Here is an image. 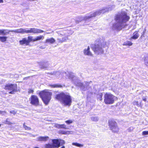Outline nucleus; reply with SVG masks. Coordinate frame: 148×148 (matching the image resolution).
Returning <instances> with one entry per match:
<instances>
[{
    "mask_svg": "<svg viewBox=\"0 0 148 148\" xmlns=\"http://www.w3.org/2000/svg\"><path fill=\"white\" fill-rule=\"evenodd\" d=\"M130 18V16L125 12H121L120 14L116 15L114 20L116 22L113 24L112 29L118 31L121 30L127 26V24L124 23L128 22Z\"/></svg>",
    "mask_w": 148,
    "mask_h": 148,
    "instance_id": "f257e3e1",
    "label": "nucleus"
},
{
    "mask_svg": "<svg viewBox=\"0 0 148 148\" xmlns=\"http://www.w3.org/2000/svg\"><path fill=\"white\" fill-rule=\"evenodd\" d=\"M55 99L65 106H70L72 102V99L71 96L63 92L56 95L55 96Z\"/></svg>",
    "mask_w": 148,
    "mask_h": 148,
    "instance_id": "f03ea898",
    "label": "nucleus"
},
{
    "mask_svg": "<svg viewBox=\"0 0 148 148\" xmlns=\"http://www.w3.org/2000/svg\"><path fill=\"white\" fill-rule=\"evenodd\" d=\"M98 44H95L91 47V48L94 53L97 55H101L103 54L104 52V50L103 48H105L107 46L106 42L103 41L101 42V40H98Z\"/></svg>",
    "mask_w": 148,
    "mask_h": 148,
    "instance_id": "7ed1b4c3",
    "label": "nucleus"
},
{
    "mask_svg": "<svg viewBox=\"0 0 148 148\" xmlns=\"http://www.w3.org/2000/svg\"><path fill=\"white\" fill-rule=\"evenodd\" d=\"M38 95L44 103L47 105L51 99L52 92L48 90L45 89L40 92Z\"/></svg>",
    "mask_w": 148,
    "mask_h": 148,
    "instance_id": "20e7f679",
    "label": "nucleus"
},
{
    "mask_svg": "<svg viewBox=\"0 0 148 148\" xmlns=\"http://www.w3.org/2000/svg\"><path fill=\"white\" fill-rule=\"evenodd\" d=\"M108 125L110 130L113 133H118L119 128L116 122L114 119H110L108 121Z\"/></svg>",
    "mask_w": 148,
    "mask_h": 148,
    "instance_id": "39448f33",
    "label": "nucleus"
},
{
    "mask_svg": "<svg viewBox=\"0 0 148 148\" xmlns=\"http://www.w3.org/2000/svg\"><path fill=\"white\" fill-rule=\"evenodd\" d=\"M4 89L6 90L9 91V93L14 94L18 91L17 86L16 84H6Z\"/></svg>",
    "mask_w": 148,
    "mask_h": 148,
    "instance_id": "423d86ee",
    "label": "nucleus"
},
{
    "mask_svg": "<svg viewBox=\"0 0 148 148\" xmlns=\"http://www.w3.org/2000/svg\"><path fill=\"white\" fill-rule=\"evenodd\" d=\"M115 96L110 93H106L104 96V102L106 104H111L114 103Z\"/></svg>",
    "mask_w": 148,
    "mask_h": 148,
    "instance_id": "0eeeda50",
    "label": "nucleus"
},
{
    "mask_svg": "<svg viewBox=\"0 0 148 148\" xmlns=\"http://www.w3.org/2000/svg\"><path fill=\"white\" fill-rule=\"evenodd\" d=\"M30 103L32 105L38 106L40 105L38 97L36 95H32L29 99Z\"/></svg>",
    "mask_w": 148,
    "mask_h": 148,
    "instance_id": "6e6552de",
    "label": "nucleus"
},
{
    "mask_svg": "<svg viewBox=\"0 0 148 148\" xmlns=\"http://www.w3.org/2000/svg\"><path fill=\"white\" fill-rule=\"evenodd\" d=\"M44 31L40 29H37L35 28H31L29 29L26 30V33H33L34 34L42 33Z\"/></svg>",
    "mask_w": 148,
    "mask_h": 148,
    "instance_id": "1a4fd4ad",
    "label": "nucleus"
},
{
    "mask_svg": "<svg viewBox=\"0 0 148 148\" xmlns=\"http://www.w3.org/2000/svg\"><path fill=\"white\" fill-rule=\"evenodd\" d=\"M101 13V12L100 11H96L92 13L90 16H85L84 17V19L85 20H86L95 17L97 15L100 14Z\"/></svg>",
    "mask_w": 148,
    "mask_h": 148,
    "instance_id": "9d476101",
    "label": "nucleus"
},
{
    "mask_svg": "<svg viewBox=\"0 0 148 148\" xmlns=\"http://www.w3.org/2000/svg\"><path fill=\"white\" fill-rule=\"evenodd\" d=\"M52 145L54 148H58L61 146L60 143L58 139L52 140Z\"/></svg>",
    "mask_w": 148,
    "mask_h": 148,
    "instance_id": "9b49d317",
    "label": "nucleus"
},
{
    "mask_svg": "<svg viewBox=\"0 0 148 148\" xmlns=\"http://www.w3.org/2000/svg\"><path fill=\"white\" fill-rule=\"evenodd\" d=\"M68 39V37L67 36H60L58 38V42L60 43H62L65 42Z\"/></svg>",
    "mask_w": 148,
    "mask_h": 148,
    "instance_id": "f8f14e48",
    "label": "nucleus"
},
{
    "mask_svg": "<svg viewBox=\"0 0 148 148\" xmlns=\"http://www.w3.org/2000/svg\"><path fill=\"white\" fill-rule=\"evenodd\" d=\"M26 30L25 29L21 28L20 29H16L14 30H12L11 31L9 30V32L10 31V32H14L16 33H26Z\"/></svg>",
    "mask_w": 148,
    "mask_h": 148,
    "instance_id": "ddd939ff",
    "label": "nucleus"
},
{
    "mask_svg": "<svg viewBox=\"0 0 148 148\" xmlns=\"http://www.w3.org/2000/svg\"><path fill=\"white\" fill-rule=\"evenodd\" d=\"M19 42L20 45H21L25 44L26 45H29L27 40L25 38H23L22 40H20Z\"/></svg>",
    "mask_w": 148,
    "mask_h": 148,
    "instance_id": "4468645a",
    "label": "nucleus"
},
{
    "mask_svg": "<svg viewBox=\"0 0 148 148\" xmlns=\"http://www.w3.org/2000/svg\"><path fill=\"white\" fill-rule=\"evenodd\" d=\"M84 52L85 55L90 56H92V54L90 51V48L89 46L88 47L87 49H84Z\"/></svg>",
    "mask_w": 148,
    "mask_h": 148,
    "instance_id": "2eb2a0df",
    "label": "nucleus"
},
{
    "mask_svg": "<svg viewBox=\"0 0 148 148\" xmlns=\"http://www.w3.org/2000/svg\"><path fill=\"white\" fill-rule=\"evenodd\" d=\"M138 31H135L133 33V36L131 37V39H133L136 40L138 38L139 36L138 34Z\"/></svg>",
    "mask_w": 148,
    "mask_h": 148,
    "instance_id": "dca6fc26",
    "label": "nucleus"
},
{
    "mask_svg": "<svg viewBox=\"0 0 148 148\" xmlns=\"http://www.w3.org/2000/svg\"><path fill=\"white\" fill-rule=\"evenodd\" d=\"M55 42V40L53 38H50L46 39L45 41V42L53 44Z\"/></svg>",
    "mask_w": 148,
    "mask_h": 148,
    "instance_id": "f3484780",
    "label": "nucleus"
},
{
    "mask_svg": "<svg viewBox=\"0 0 148 148\" xmlns=\"http://www.w3.org/2000/svg\"><path fill=\"white\" fill-rule=\"evenodd\" d=\"M49 137L47 136H40L38 138V140L40 141H47Z\"/></svg>",
    "mask_w": 148,
    "mask_h": 148,
    "instance_id": "a211bd4d",
    "label": "nucleus"
},
{
    "mask_svg": "<svg viewBox=\"0 0 148 148\" xmlns=\"http://www.w3.org/2000/svg\"><path fill=\"white\" fill-rule=\"evenodd\" d=\"M44 38V37L42 35H40L37 36L36 38H34V40L35 41L41 40H43Z\"/></svg>",
    "mask_w": 148,
    "mask_h": 148,
    "instance_id": "6ab92c4d",
    "label": "nucleus"
},
{
    "mask_svg": "<svg viewBox=\"0 0 148 148\" xmlns=\"http://www.w3.org/2000/svg\"><path fill=\"white\" fill-rule=\"evenodd\" d=\"M51 86L53 88H61L63 87V86L59 84H56L51 85Z\"/></svg>",
    "mask_w": 148,
    "mask_h": 148,
    "instance_id": "aec40b11",
    "label": "nucleus"
},
{
    "mask_svg": "<svg viewBox=\"0 0 148 148\" xmlns=\"http://www.w3.org/2000/svg\"><path fill=\"white\" fill-rule=\"evenodd\" d=\"M8 37L6 36H0V41L2 42H4L6 41Z\"/></svg>",
    "mask_w": 148,
    "mask_h": 148,
    "instance_id": "412c9836",
    "label": "nucleus"
},
{
    "mask_svg": "<svg viewBox=\"0 0 148 148\" xmlns=\"http://www.w3.org/2000/svg\"><path fill=\"white\" fill-rule=\"evenodd\" d=\"M6 30L4 29H0V35H5L8 34L10 31L5 32Z\"/></svg>",
    "mask_w": 148,
    "mask_h": 148,
    "instance_id": "4be33fe9",
    "label": "nucleus"
},
{
    "mask_svg": "<svg viewBox=\"0 0 148 148\" xmlns=\"http://www.w3.org/2000/svg\"><path fill=\"white\" fill-rule=\"evenodd\" d=\"M72 145L78 147H82L83 146V145L77 143H73Z\"/></svg>",
    "mask_w": 148,
    "mask_h": 148,
    "instance_id": "5701e85b",
    "label": "nucleus"
},
{
    "mask_svg": "<svg viewBox=\"0 0 148 148\" xmlns=\"http://www.w3.org/2000/svg\"><path fill=\"white\" fill-rule=\"evenodd\" d=\"M44 146L45 148H54L52 144L49 143L45 144Z\"/></svg>",
    "mask_w": 148,
    "mask_h": 148,
    "instance_id": "b1692460",
    "label": "nucleus"
},
{
    "mask_svg": "<svg viewBox=\"0 0 148 148\" xmlns=\"http://www.w3.org/2000/svg\"><path fill=\"white\" fill-rule=\"evenodd\" d=\"M132 42L129 41H127L125 42H124L123 45L130 46L132 45Z\"/></svg>",
    "mask_w": 148,
    "mask_h": 148,
    "instance_id": "393cba45",
    "label": "nucleus"
},
{
    "mask_svg": "<svg viewBox=\"0 0 148 148\" xmlns=\"http://www.w3.org/2000/svg\"><path fill=\"white\" fill-rule=\"evenodd\" d=\"M144 63L145 65L148 66V55L144 58Z\"/></svg>",
    "mask_w": 148,
    "mask_h": 148,
    "instance_id": "a878e982",
    "label": "nucleus"
},
{
    "mask_svg": "<svg viewBox=\"0 0 148 148\" xmlns=\"http://www.w3.org/2000/svg\"><path fill=\"white\" fill-rule=\"evenodd\" d=\"M27 38L28 40H27L29 44L30 42H35V41L34 40V39H33V37L32 36H28L27 37Z\"/></svg>",
    "mask_w": 148,
    "mask_h": 148,
    "instance_id": "bb28decb",
    "label": "nucleus"
},
{
    "mask_svg": "<svg viewBox=\"0 0 148 148\" xmlns=\"http://www.w3.org/2000/svg\"><path fill=\"white\" fill-rule=\"evenodd\" d=\"M97 99H99L100 101H102V97L103 94L102 93L99 94L97 95Z\"/></svg>",
    "mask_w": 148,
    "mask_h": 148,
    "instance_id": "cd10ccee",
    "label": "nucleus"
},
{
    "mask_svg": "<svg viewBox=\"0 0 148 148\" xmlns=\"http://www.w3.org/2000/svg\"><path fill=\"white\" fill-rule=\"evenodd\" d=\"M4 123L5 124H8L9 125H11L12 124V123L10 121L9 119L8 118L6 119Z\"/></svg>",
    "mask_w": 148,
    "mask_h": 148,
    "instance_id": "c85d7f7f",
    "label": "nucleus"
},
{
    "mask_svg": "<svg viewBox=\"0 0 148 148\" xmlns=\"http://www.w3.org/2000/svg\"><path fill=\"white\" fill-rule=\"evenodd\" d=\"M23 127L25 130H31V128L28 127L25 125V123H24L23 124Z\"/></svg>",
    "mask_w": 148,
    "mask_h": 148,
    "instance_id": "c756f323",
    "label": "nucleus"
},
{
    "mask_svg": "<svg viewBox=\"0 0 148 148\" xmlns=\"http://www.w3.org/2000/svg\"><path fill=\"white\" fill-rule=\"evenodd\" d=\"M60 129H68V128L66 127V125L64 124H60Z\"/></svg>",
    "mask_w": 148,
    "mask_h": 148,
    "instance_id": "7c9ffc66",
    "label": "nucleus"
},
{
    "mask_svg": "<svg viewBox=\"0 0 148 148\" xmlns=\"http://www.w3.org/2000/svg\"><path fill=\"white\" fill-rule=\"evenodd\" d=\"M59 133L62 134H67V132L62 130H60L59 132Z\"/></svg>",
    "mask_w": 148,
    "mask_h": 148,
    "instance_id": "2f4dec72",
    "label": "nucleus"
},
{
    "mask_svg": "<svg viewBox=\"0 0 148 148\" xmlns=\"http://www.w3.org/2000/svg\"><path fill=\"white\" fill-rule=\"evenodd\" d=\"M65 122L67 124H69L73 123V121L71 120H69L65 121Z\"/></svg>",
    "mask_w": 148,
    "mask_h": 148,
    "instance_id": "473e14b6",
    "label": "nucleus"
},
{
    "mask_svg": "<svg viewBox=\"0 0 148 148\" xmlns=\"http://www.w3.org/2000/svg\"><path fill=\"white\" fill-rule=\"evenodd\" d=\"M134 105L138 106L139 105V102L138 101H134L133 102Z\"/></svg>",
    "mask_w": 148,
    "mask_h": 148,
    "instance_id": "72a5a7b5",
    "label": "nucleus"
},
{
    "mask_svg": "<svg viewBox=\"0 0 148 148\" xmlns=\"http://www.w3.org/2000/svg\"><path fill=\"white\" fill-rule=\"evenodd\" d=\"M10 113L11 114H13L14 115H15L16 114L17 111L15 110H12L10 111Z\"/></svg>",
    "mask_w": 148,
    "mask_h": 148,
    "instance_id": "f704fd0d",
    "label": "nucleus"
},
{
    "mask_svg": "<svg viewBox=\"0 0 148 148\" xmlns=\"http://www.w3.org/2000/svg\"><path fill=\"white\" fill-rule=\"evenodd\" d=\"M145 32H146V30H145L142 33V34L141 36H140V37L141 38L145 37Z\"/></svg>",
    "mask_w": 148,
    "mask_h": 148,
    "instance_id": "c9c22d12",
    "label": "nucleus"
},
{
    "mask_svg": "<svg viewBox=\"0 0 148 148\" xmlns=\"http://www.w3.org/2000/svg\"><path fill=\"white\" fill-rule=\"evenodd\" d=\"M142 135H148V131H144L142 132Z\"/></svg>",
    "mask_w": 148,
    "mask_h": 148,
    "instance_id": "e433bc0d",
    "label": "nucleus"
},
{
    "mask_svg": "<svg viewBox=\"0 0 148 148\" xmlns=\"http://www.w3.org/2000/svg\"><path fill=\"white\" fill-rule=\"evenodd\" d=\"M34 92V91L32 89H29V90L28 91V94H29L30 93H33V92Z\"/></svg>",
    "mask_w": 148,
    "mask_h": 148,
    "instance_id": "4c0bfd02",
    "label": "nucleus"
},
{
    "mask_svg": "<svg viewBox=\"0 0 148 148\" xmlns=\"http://www.w3.org/2000/svg\"><path fill=\"white\" fill-rule=\"evenodd\" d=\"M56 127L58 129H60V124H56Z\"/></svg>",
    "mask_w": 148,
    "mask_h": 148,
    "instance_id": "58836bf2",
    "label": "nucleus"
},
{
    "mask_svg": "<svg viewBox=\"0 0 148 148\" xmlns=\"http://www.w3.org/2000/svg\"><path fill=\"white\" fill-rule=\"evenodd\" d=\"M147 97L146 96L145 97H143V100L145 102L146 101H147Z\"/></svg>",
    "mask_w": 148,
    "mask_h": 148,
    "instance_id": "ea45409f",
    "label": "nucleus"
},
{
    "mask_svg": "<svg viewBox=\"0 0 148 148\" xmlns=\"http://www.w3.org/2000/svg\"><path fill=\"white\" fill-rule=\"evenodd\" d=\"M6 113V112L5 111H1L0 110V114H3Z\"/></svg>",
    "mask_w": 148,
    "mask_h": 148,
    "instance_id": "a19ab883",
    "label": "nucleus"
},
{
    "mask_svg": "<svg viewBox=\"0 0 148 148\" xmlns=\"http://www.w3.org/2000/svg\"><path fill=\"white\" fill-rule=\"evenodd\" d=\"M64 144H65L64 141L63 140H62V142L61 144V145H63Z\"/></svg>",
    "mask_w": 148,
    "mask_h": 148,
    "instance_id": "79ce46f5",
    "label": "nucleus"
},
{
    "mask_svg": "<svg viewBox=\"0 0 148 148\" xmlns=\"http://www.w3.org/2000/svg\"><path fill=\"white\" fill-rule=\"evenodd\" d=\"M3 0H0V3H3Z\"/></svg>",
    "mask_w": 148,
    "mask_h": 148,
    "instance_id": "37998d69",
    "label": "nucleus"
},
{
    "mask_svg": "<svg viewBox=\"0 0 148 148\" xmlns=\"http://www.w3.org/2000/svg\"><path fill=\"white\" fill-rule=\"evenodd\" d=\"M60 148H65V147L64 146H63L62 147Z\"/></svg>",
    "mask_w": 148,
    "mask_h": 148,
    "instance_id": "c03bdc74",
    "label": "nucleus"
},
{
    "mask_svg": "<svg viewBox=\"0 0 148 148\" xmlns=\"http://www.w3.org/2000/svg\"><path fill=\"white\" fill-rule=\"evenodd\" d=\"M34 148H38V147H34Z\"/></svg>",
    "mask_w": 148,
    "mask_h": 148,
    "instance_id": "a18cd8bd",
    "label": "nucleus"
},
{
    "mask_svg": "<svg viewBox=\"0 0 148 148\" xmlns=\"http://www.w3.org/2000/svg\"><path fill=\"white\" fill-rule=\"evenodd\" d=\"M1 124H0V127H1Z\"/></svg>",
    "mask_w": 148,
    "mask_h": 148,
    "instance_id": "49530a36",
    "label": "nucleus"
}]
</instances>
